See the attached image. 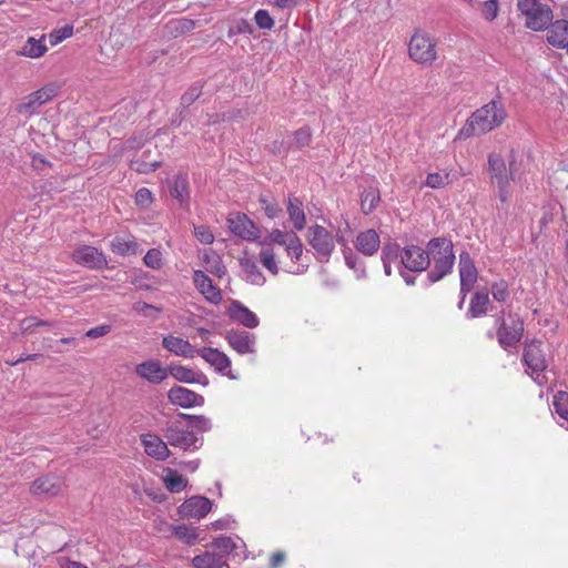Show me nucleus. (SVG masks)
Instances as JSON below:
<instances>
[{"mask_svg":"<svg viewBox=\"0 0 568 568\" xmlns=\"http://www.w3.org/2000/svg\"><path fill=\"white\" fill-rule=\"evenodd\" d=\"M489 295L486 291L476 292L469 303V308L466 313L468 318H476L485 315L488 311Z\"/></svg>","mask_w":568,"mask_h":568,"instance_id":"nucleus-30","label":"nucleus"},{"mask_svg":"<svg viewBox=\"0 0 568 568\" xmlns=\"http://www.w3.org/2000/svg\"><path fill=\"white\" fill-rule=\"evenodd\" d=\"M192 565L194 568H224L226 567V562L217 555L212 552H204L202 555L195 556L192 559Z\"/></svg>","mask_w":568,"mask_h":568,"instance_id":"nucleus-37","label":"nucleus"},{"mask_svg":"<svg viewBox=\"0 0 568 568\" xmlns=\"http://www.w3.org/2000/svg\"><path fill=\"white\" fill-rule=\"evenodd\" d=\"M194 234L196 239L203 244H212L214 242V234L205 225L194 226Z\"/></svg>","mask_w":568,"mask_h":568,"instance_id":"nucleus-56","label":"nucleus"},{"mask_svg":"<svg viewBox=\"0 0 568 568\" xmlns=\"http://www.w3.org/2000/svg\"><path fill=\"white\" fill-rule=\"evenodd\" d=\"M505 118L506 113L501 104L491 101L471 114L460 133L467 136L485 134L499 126Z\"/></svg>","mask_w":568,"mask_h":568,"instance_id":"nucleus-2","label":"nucleus"},{"mask_svg":"<svg viewBox=\"0 0 568 568\" xmlns=\"http://www.w3.org/2000/svg\"><path fill=\"white\" fill-rule=\"evenodd\" d=\"M194 372L182 365H171L168 373L181 383L194 384Z\"/></svg>","mask_w":568,"mask_h":568,"instance_id":"nucleus-39","label":"nucleus"},{"mask_svg":"<svg viewBox=\"0 0 568 568\" xmlns=\"http://www.w3.org/2000/svg\"><path fill=\"white\" fill-rule=\"evenodd\" d=\"M312 139V131L310 128H301L294 133L293 145L296 148H303L308 145Z\"/></svg>","mask_w":568,"mask_h":568,"instance_id":"nucleus-51","label":"nucleus"},{"mask_svg":"<svg viewBox=\"0 0 568 568\" xmlns=\"http://www.w3.org/2000/svg\"><path fill=\"white\" fill-rule=\"evenodd\" d=\"M170 194L178 200L182 207H189L190 190L186 175L179 174L174 176L170 184Z\"/></svg>","mask_w":568,"mask_h":568,"instance_id":"nucleus-27","label":"nucleus"},{"mask_svg":"<svg viewBox=\"0 0 568 568\" xmlns=\"http://www.w3.org/2000/svg\"><path fill=\"white\" fill-rule=\"evenodd\" d=\"M254 20L257 27L263 30H271L274 27V20L266 10H257L255 12Z\"/></svg>","mask_w":568,"mask_h":568,"instance_id":"nucleus-50","label":"nucleus"},{"mask_svg":"<svg viewBox=\"0 0 568 568\" xmlns=\"http://www.w3.org/2000/svg\"><path fill=\"white\" fill-rule=\"evenodd\" d=\"M197 355L213 366L217 373L227 375L230 378H235L230 371L231 361L223 352L217 348L203 347L197 351Z\"/></svg>","mask_w":568,"mask_h":568,"instance_id":"nucleus-20","label":"nucleus"},{"mask_svg":"<svg viewBox=\"0 0 568 568\" xmlns=\"http://www.w3.org/2000/svg\"><path fill=\"white\" fill-rule=\"evenodd\" d=\"M61 568H88L85 565L79 561L65 560L61 564Z\"/></svg>","mask_w":568,"mask_h":568,"instance_id":"nucleus-64","label":"nucleus"},{"mask_svg":"<svg viewBox=\"0 0 568 568\" xmlns=\"http://www.w3.org/2000/svg\"><path fill=\"white\" fill-rule=\"evenodd\" d=\"M491 295L497 302H505L509 296L508 284L505 281L495 282L491 285Z\"/></svg>","mask_w":568,"mask_h":568,"instance_id":"nucleus-49","label":"nucleus"},{"mask_svg":"<svg viewBox=\"0 0 568 568\" xmlns=\"http://www.w3.org/2000/svg\"><path fill=\"white\" fill-rule=\"evenodd\" d=\"M162 346L170 353L185 358H193L199 351L189 341L173 335L164 336Z\"/></svg>","mask_w":568,"mask_h":568,"instance_id":"nucleus-25","label":"nucleus"},{"mask_svg":"<svg viewBox=\"0 0 568 568\" xmlns=\"http://www.w3.org/2000/svg\"><path fill=\"white\" fill-rule=\"evenodd\" d=\"M301 0H273L274 6L281 9H291L298 4Z\"/></svg>","mask_w":568,"mask_h":568,"instance_id":"nucleus-62","label":"nucleus"},{"mask_svg":"<svg viewBox=\"0 0 568 568\" xmlns=\"http://www.w3.org/2000/svg\"><path fill=\"white\" fill-rule=\"evenodd\" d=\"M73 33V27L71 24H67L60 29L53 30L49 34V40L51 45H57L63 40L70 38Z\"/></svg>","mask_w":568,"mask_h":568,"instance_id":"nucleus-47","label":"nucleus"},{"mask_svg":"<svg viewBox=\"0 0 568 568\" xmlns=\"http://www.w3.org/2000/svg\"><path fill=\"white\" fill-rule=\"evenodd\" d=\"M193 282L197 291L204 296V298L217 305L222 301V293L219 287H216L212 280L201 270L194 271Z\"/></svg>","mask_w":568,"mask_h":568,"instance_id":"nucleus-21","label":"nucleus"},{"mask_svg":"<svg viewBox=\"0 0 568 568\" xmlns=\"http://www.w3.org/2000/svg\"><path fill=\"white\" fill-rule=\"evenodd\" d=\"M203 263L206 272L221 278L226 274V267L221 257L212 250L203 254Z\"/></svg>","mask_w":568,"mask_h":568,"instance_id":"nucleus-34","label":"nucleus"},{"mask_svg":"<svg viewBox=\"0 0 568 568\" xmlns=\"http://www.w3.org/2000/svg\"><path fill=\"white\" fill-rule=\"evenodd\" d=\"M240 264L246 282L257 286L264 285L266 281L265 276L263 275L254 260L245 257L240 261Z\"/></svg>","mask_w":568,"mask_h":568,"instance_id":"nucleus-31","label":"nucleus"},{"mask_svg":"<svg viewBox=\"0 0 568 568\" xmlns=\"http://www.w3.org/2000/svg\"><path fill=\"white\" fill-rule=\"evenodd\" d=\"M213 547L224 554H230L237 548L236 540L232 537L221 536L213 540Z\"/></svg>","mask_w":568,"mask_h":568,"instance_id":"nucleus-46","label":"nucleus"},{"mask_svg":"<svg viewBox=\"0 0 568 568\" xmlns=\"http://www.w3.org/2000/svg\"><path fill=\"white\" fill-rule=\"evenodd\" d=\"M427 255L429 263L433 262V268L427 274L430 283H436L452 273L455 254L450 240L445 237L430 239L427 243Z\"/></svg>","mask_w":568,"mask_h":568,"instance_id":"nucleus-1","label":"nucleus"},{"mask_svg":"<svg viewBox=\"0 0 568 568\" xmlns=\"http://www.w3.org/2000/svg\"><path fill=\"white\" fill-rule=\"evenodd\" d=\"M459 278H460V293L466 294L473 288L477 281L478 272L468 252L459 254L458 262Z\"/></svg>","mask_w":568,"mask_h":568,"instance_id":"nucleus-16","label":"nucleus"},{"mask_svg":"<svg viewBox=\"0 0 568 568\" xmlns=\"http://www.w3.org/2000/svg\"><path fill=\"white\" fill-rule=\"evenodd\" d=\"M42 326H52V323L36 316L26 317L20 322V329L23 334H32L37 327Z\"/></svg>","mask_w":568,"mask_h":568,"instance_id":"nucleus-45","label":"nucleus"},{"mask_svg":"<svg viewBox=\"0 0 568 568\" xmlns=\"http://www.w3.org/2000/svg\"><path fill=\"white\" fill-rule=\"evenodd\" d=\"M57 94V88L53 85H47L38 91L28 94L21 103L16 106V110L20 114H34L37 110L50 101Z\"/></svg>","mask_w":568,"mask_h":568,"instance_id":"nucleus-13","label":"nucleus"},{"mask_svg":"<svg viewBox=\"0 0 568 568\" xmlns=\"http://www.w3.org/2000/svg\"><path fill=\"white\" fill-rule=\"evenodd\" d=\"M110 248L114 254L126 256V255H136L141 253L139 243L134 239L125 240L120 236H115L110 242Z\"/></svg>","mask_w":568,"mask_h":568,"instance_id":"nucleus-32","label":"nucleus"},{"mask_svg":"<svg viewBox=\"0 0 568 568\" xmlns=\"http://www.w3.org/2000/svg\"><path fill=\"white\" fill-rule=\"evenodd\" d=\"M552 406L556 414L568 422V392H558L552 398Z\"/></svg>","mask_w":568,"mask_h":568,"instance_id":"nucleus-42","label":"nucleus"},{"mask_svg":"<svg viewBox=\"0 0 568 568\" xmlns=\"http://www.w3.org/2000/svg\"><path fill=\"white\" fill-rule=\"evenodd\" d=\"M335 240L337 243L345 245V239L338 233L334 235L324 226L320 224L311 225L307 230L306 241L314 250L316 257L321 262H328L334 250Z\"/></svg>","mask_w":568,"mask_h":568,"instance_id":"nucleus-5","label":"nucleus"},{"mask_svg":"<svg viewBox=\"0 0 568 568\" xmlns=\"http://www.w3.org/2000/svg\"><path fill=\"white\" fill-rule=\"evenodd\" d=\"M174 534L182 540L186 541L187 544H193L196 538L197 534L195 529L189 528L185 525H179L174 527Z\"/></svg>","mask_w":568,"mask_h":568,"instance_id":"nucleus-52","label":"nucleus"},{"mask_svg":"<svg viewBox=\"0 0 568 568\" xmlns=\"http://www.w3.org/2000/svg\"><path fill=\"white\" fill-rule=\"evenodd\" d=\"M201 94V89L197 85L191 87L181 98L183 106L191 105Z\"/></svg>","mask_w":568,"mask_h":568,"instance_id":"nucleus-58","label":"nucleus"},{"mask_svg":"<svg viewBox=\"0 0 568 568\" xmlns=\"http://www.w3.org/2000/svg\"><path fill=\"white\" fill-rule=\"evenodd\" d=\"M517 6L526 17V27L534 31L546 29L552 20L551 9L539 0H518Z\"/></svg>","mask_w":568,"mask_h":568,"instance_id":"nucleus-7","label":"nucleus"},{"mask_svg":"<svg viewBox=\"0 0 568 568\" xmlns=\"http://www.w3.org/2000/svg\"><path fill=\"white\" fill-rule=\"evenodd\" d=\"M497 326V339L504 349L516 346L520 341L524 332V323L517 314L504 312L498 314L495 318Z\"/></svg>","mask_w":568,"mask_h":568,"instance_id":"nucleus-6","label":"nucleus"},{"mask_svg":"<svg viewBox=\"0 0 568 568\" xmlns=\"http://www.w3.org/2000/svg\"><path fill=\"white\" fill-rule=\"evenodd\" d=\"M260 203H261V206L264 210L265 214L270 219L276 217L278 215V213L281 212L278 204L273 200H268L266 196H261Z\"/></svg>","mask_w":568,"mask_h":568,"instance_id":"nucleus-54","label":"nucleus"},{"mask_svg":"<svg viewBox=\"0 0 568 568\" xmlns=\"http://www.w3.org/2000/svg\"><path fill=\"white\" fill-rule=\"evenodd\" d=\"M488 173L491 183L498 187L499 200L506 202L508 199L509 182L515 181L518 173L515 153L511 152L510 154L508 168L500 154L490 153L488 155Z\"/></svg>","mask_w":568,"mask_h":568,"instance_id":"nucleus-3","label":"nucleus"},{"mask_svg":"<svg viewBox=\"0 0 568 568\" xmlns=\"http://www.w3.org/2000/svg\"><path fill=\"white\" fill-rule=\"evenodd\" d=\"M379 201V195L374 189L365 190L361 196V205L364 214H369Z\"/></svg>","mask_w":568,"mask_h":568,"instance_id":"nucleus-43","label":"nucleus"},{"mask_svg":"<svg viewBox=\"0 0 568 568\" xmlns=\"http://www.w3.org/2000/svg\"><path fill=\"white\" fill-rule=\"evenodd\" d=\"M542 343L540 341H531L525 345L523 361L527 367V373L537 381H539L540 374L547 367L546 356L541 349Z\"/></svg>","mask_w":568,"mask_h":568,"instance_id":"nucleus-11","label":"nucleus"},{"mask_svg":"<svg viewBox=\"0 0 568 568\" xmlns=\"http://www.w3.org/2000/svg\"><path fill=\"white\" fill-rule=\"evenodd\" d=\"M225 339L241 355L255 352L256 336L253 333L243 329H231L226 332Z\"/></svg>","mask_w":568,"mask_h":568,"instance_id":"nucleus-15","label":"nucleus"},{"mask_svg":"<svg viewBox=\"0 0 568 568\" xmlns=\"http://www.w3.org/2000/svg\"><path fill=\"white\" fill-rule=\"evenodd\" d=\"M408 57L422 65H432L438 58L437 41L423 29H416L408 42Z\"/></svg>","mask_w":568,"mask_h":568,"instance_id":"nucleus-4","label":"nucleus"},{"mask_svg":"<svg viewBox=\"0 0 568 568\" xmlns=\"http://www.w3.org/2000/svg\"><path fill=\"white\" fill-rule=\"evenodd\" d=\"M112 331V326L109 324H102L87 331L85 336L90 338H99L105 336Z\"/></svg>","mask_w":568,"mask_h":568,"instance_id":"nucleus-59","label":"nucleus"},{"mask_svg":"<svg viewBox=\"0 0 568 568\" xmlns=\"http://www.w3.org/2000/svg\"><path fill=\"white\" fill-rule=\"evenodd\" d=\"M429 266L427 247L407 245L402 250V268L409 272H424Z\"/></svg>","mask_w":568,"mask_h":568,"instance_id":"nucleus-12","label":"nucleus"},{"mask_svg":"<svg viewBox=\"0 0 568 568\" xmlns=\"http://www.w3.org/2000/svg\"><path fill=\"white\" fill-rule=\"evenodd\" d=\"M234 32L235 33H252L253 27L247 20L241 19L236 22Z\"/></svg>","mask_w":568,"mask_h":568,"instance_id":"nucleus-61","label":"nucleus"},{"mask_svg":"<svg viewBox=\"0 0 568 568\" xmlns=\"http://www.w3.org/2000/svg\"><path fill=\"white\" fill-rule=\"evenodd\" d=\"M141 443L144 452L156 460H165L171 455L168 448V442H163L159 436L153 434H142Z\"/></svg>","mask_w":568,"mask_h":568,"instance_id":"nucleus-23","label":"nucleus"},{"mask_svg":"<svg viewBox=\"0 0 568 568\" xmlns=\"http://www.w3.org/2000/svg\"><path fill=\"white\" fill-rule=\"evenodd\" d=\"M135 373L139 377L151 384H160L169 376L168 369L156 359H149L138 364Z\"/></svg>","mask_w":568,"mask_h":568,"instance_id":"nucleus-19","label":"nucleus"},{"mask_svg":"<svg viewBox=\"0 0 568 568\" xmlns=\"http://www.w3.org/2000/svg\"><path fill=\"white\" fill-rule=\"evenodd\" d=\"M62 489V480L55 476H43L36 479L30 486L33 496L50 498L57 496Z\"/></svg>","mask_w":568,"mask_h":568,"instance_id":"nucleus-22","label":"nucleus"},{"mask_svg":"<svg viewBox=\"0 0 568 568\" xmlns=\"http://www.w3.org/2000/svg\"><path fill=\"white\" fill-rule=\"evenodd\" d=\"M260 261L262 265L273 275L278 273V266L275 260V253L272 248H264L260 252Z\"/></svg>","mask_w":568,"mask_h":568,"instance_id":"nucleus-44","label":"nucleus"},{"mask_svg":"<svg viewBox=\"0 0 568 568\" xmlns=\"http://www.w3.org/2000/svg\"><path fill=\"white\" fill-rule=\"evenodd\" d=\"M227 314L233 321L247 328H255L260 324V320L256 314L239 301H233L231 303Z\"/></svg>","mask_w":568,"mask_h":568,"instance_id":"nucleus-24","label":"nucleus"},{"mask_svg":"<svg viewBox=\"0 0 568 568\" xmlns=\"http://www.w3.org/2000/svg\"><path fill=\"white\" fill-rule=\"evenodd\" d=\"M258 244L263 246H271L273 244L283 246L286 254L294 262L300 261L303 254L302 241L293 231L273 229L266 236L258 241Z\"/></svg>","mask_w":568,"mask_h":568,"instance_id":"nucleus-8","label":"nucleus"},{"mask_svg":"<svg viewBox=\"0 0 568 568\" xmlns=\"http://www.w3.org/2000/svg\"><path fill=\"white\" fill-rule=\"evenodd\" d=\"M44 37L41 39L36 38H28L21 50L19 51L20 55L37 59L42 57L47 51L48 48L43 43Z\"/></svg>","mask_w":568,"mask_h":568,"instance_id":"nucleus-35","label":"nucleus"},{"mask_svg":"<svg viewBox=\"0 0 568 568\" xmlns=\"http://www.w3.org/2000/svg\"><path fill=\"white\" fill-rule=\"evenodd\" d=\"M498 9L497 0H487L483 3L481 14L487 21H493L497 18Z\"/></svg>","mask_w":568,"mask_h":568,"instance_id":"nucleus-53","label":"nucleus"},{"mask_svg":"<svg viewBox=\"0 0 568 568\" xmlns=\"http://www.w3.org/2000/svg\"><path fill=\"white\" fill-rule=\"evenodd\" d=\"M402 250L396 243L385 244L382 248V262L392 264L399 261V268H402Z\"/></svg>","mask_w":568,"mask_h":568,"instance_id":"nucleus-41","label":"nucleus"},{"mask_svg":"<svg viewBox=\"0 0 568 568\" xmlns=\"http://www.w3.org/2000/svg\"><path fill=\"white\" fill-rule=\"evenodd\" d=\"M285 559V554L284 552H275L272 557H271V560H270V565L272 568H277Z\"/></svg>","mask_w":568,"mask_h":568,"instance_id":"nucleus-63","label":"nucleus"},{"mask_svg":"<svg viewBox=\"0 0 568 568\" xmlns=\"http://www.w3.org/2000/svg\"><path fill=\"white\" fill-rule=\"evenodd\" d=\"M72 260L77 264L92 270L103 268L108 263L103 252L91 245L77 247L72 253Z\"/></svg>","mask_w":568,"mask_h":568,"instance_id":"nucleus-14","label":"nucleus"},{"mask_svg":"<svg viewBox=\"0 0 568 568\" xmlns=\"http://www.w3.org/2000/svg\"><path fill=\"white\" fill-rule=\"evenodd\" d=\"M211 508L212 503L209 498L193 496L179 507V514L184 518L200 519L205 517L211 511Z\"/></svg>","mask_w":568,"mask_h":568,"instance_id":"nucleus-17","label":"nucleus"},{"mask_svg":"<svg viewBox=\"0 0 568 568\" xmlns=\"http://www.w3.org/2000/svg\"><path fill=\"white\" fill-rule=\"evenodd\" d=\"M287 214L293 226L297 231H302L306 225V215L303 209V202L295 196H288Z\"/></svg>","mask_w":568,"mask_h":568,"instance_id":"nucleus-28","label":"nucleus"},{"mask_svg":"<svg viewBox=\"0 0 568 568\" xmlns=\"http://www.w3.org/2000/svg\"><path fill=\"white\" fill-rule=\"evenodd\" d=\"M168 398L171 404L183 408L202 406L204 404L202 395L182 386L172 387L168 393Z\"/></svg>","mask_w":568,"mask_h":568,"instance_id":"nucleus-18","label":"nucleus"},{"mask_svg":"<svg viewBox=\"0 0 568 568\" xmlns=\"http://www.w3.org/2000/svg\"><path fill=\"white\" fill-rule=\"evenodd\" d=\"M144 264L153 270H159L162 266V253L158 248H151L146 252L143 258Z\"/></svg>","mask_w":568,"mask_h":568,"instance_id":"nucleus-48","label":"nucleus"},{"mask_svg":"<svg viewBox=\"0 0 568 568\" xmlns=\"http://www.w3.org/2000/svg\"><path fill=\"white\" fill-rule=\"evenodd\" d=\"M171 26L174 28V30L180 32H187L194 29V21L189 19H179L171 22Z\"/></svg>","mask_w":568,"mask_h":568,"instance_id":"nucleus-60","label":"nucleus"},{"mask_svg":"<svg viewBox=\"0 0 568 568\" xmlns=\"http://www.w3.org/2000/svg\"><path fill=\"white\" fill-rule=\"evenodd\" d=\"M456 179L457 175L452 171L447 170L443 172L428 173L425 181V185L430 189H440L453 183V181H455Z\"/></svg>","mask_w":568,"mask_h":568,"instance_id":"nucleus-36","label":"nucleus"},{"mask_svg":"<svg viewBox=\"0 0 568 568\" xmlns=\"http://www.w3.org/2000/svg\"><path fill=\"white\" fill-rule=\"evenodd\" d=\"M343 254L346 265L356 272L358 278L364 277L365 266L362 260L348 247L343 250Z\"/></svg>","mask_w":568,"mask_h":568,"instance_id":"nucleus-40","label":"nucleus"},{"mask_svg":"<svg viewBox=\"0 0 568 568\" xmlns=\"http://www.w3.org/2000/svg\"><path fill=\"white\" fill-rule=\"evenodd\" d=\"M152 200V193L146 187H141L135 193V203L141 207H149Z\"/></svg>","mask_w":568,"mask_h":568,"instance_id":"nucleus-57","label":"nucleus"},{"mask_svg":"<svg viewBox=\"0 0 568 568\" xmlns=\"http://www.w3.org/2000/svg\"><path fill=\"white\" fill-rule=\"evenodd\" d=\"M354 244L358 252H361L364 255L372 256L379 248V235L373 229L365 230L357 234Z\"/></svg>","mask_w":568,"mask_h":568,"instance_id":"nucleus-26","label":"nucleus"},{"mask_svg":"<svg viewBox=\"0 0 568 568\" xmlns=\"http://www.w3.org/2000/svg\"><path fill=\"white\" fill-rule=\"evenodd\" d=\"M548 42L554 47L565 48L568 44V21L557 20L548 30Z\"/></svg>","mask_w":568,"mask_h":568,"instance_id":"nucleus-29","label":"nucleus"},{"mask_svg":"<svg viewBox=\"0 0 568 568\" xmlns=\"http://www.w3.org/2000/svg\"><path fill=\"white\" fill-rule=\"evenodd\" d=\"M163 436L168 445L183 450H197L203 444V438L195 436L194 433L189 429H184L179 424V420L168 424L163 429Z\"/></svg>","mask_w":568,"mask_h":568,"instance_id":"nucleus-9","label":"nucleus"},{"mask_svg":"<svg viewBox=\"0 0 568 568\" xmlns=\"http://www.w3.org/2000/svg\"><path fill=\"white\" fill-rule=\"evenodd\" d=\"M160 163L154 162H145L141 160L131 161V169L139 173H150L155 171L159 168Z\"/></svg>","mask_w":568,"mask_h":568,"instance_id":"nucleus-55","label":"nucleus"},{"mask_svg":"<svg viewBox=\"0 0 568 568\" xmlns=\"http://www.w3.org/2000/svg\"><path fill=\"white\" fill-rule=\"evenodd\" d=\"M180 419L186 420V425L199 432H209L212 428L211 419L204 415L179 414Z\"/></svg>","mask_w":568,"mask_h":568,"instance_id":"nucleus-38","label":"nucleus"},{"mask_svg":"<svg viewBox=\"0 0 568 568\" xmlns=\"http://www.w3.org/2000/svg\"><path fill=\"white\" fill-rule=\"evenodd\" d=\"M227 226L233 235L246 242H256L260 239V230L256 224L244 213L232 212L227 216Z\"/></svg>","mask_w":568,"mask_h":568,"instance_id":"nucleus-10","label":"nucleus"},{"mask_svg":"<svg viewBox=\"0 0 568 568\" xmlns=\"http://www.w3.org/2000/svg\"><path fill=\"white\" fill-rule=\"evenodd\" d=\"M162 479L163 483L165 484V487L171 493H180L187 485V479L172 468L163 469Z\"/></svg>","mask_w":568,"mask_h":568,"instance_id":"nucleus-33","label":"nucleus"}]
</instances>
